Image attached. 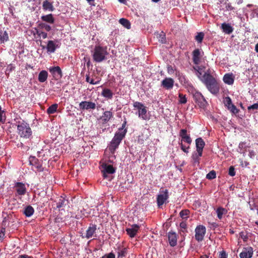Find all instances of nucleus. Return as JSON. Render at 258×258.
Listing matches in <instances>:
<instances>
[{
	"instance_id": "nucleus-1",
	"label": "nucleus",
	"mask_w": 258,
	"mask_h": 258,
	"mask_svg": "<svg viewBox=\"0 0 258 258\" xmlns=\"http://www.w3.org/2000/svg\"><path fill=\"white\" fill-rule=\"evenodd\" d=\"M113 140L110 142V144L104 151L103 159L100 163L101 172L103 173V184H106L107 187H111V180L112 177L108 176V174H113V165L110 164L113 161Z\"/></svg>"
},
{
	"instance_id": "nucleus-2",
	"label": "nucleus",
	"mask_w": 258,
	"mask_h": 258,
	"mask_svg": "<svg viewBox=\"0 0 258 258\" xmlns=\"http://www.w3.org/2000/svg\"><path fill=\"white\" fill-rule=\"evenodd\" d=\"M202 83L208 91L214 95L219 93L220 85L217 80L211 74H206L203 78Z\"/></svg>"
},
{
	"instance_id": "nucleus-3",
	"label": "nucleus",
	"mask_w": 258,
	"mask_h": 258,
	"mask_svg": "<svg viewBox=\"0 0 258 258\" xmlns=\"http://www.w3.org/2000/svg\"><path fill=\"white\" fill-rule=\"evenodd\" d=\"M107 54L106 48L100 46H95L92 55L93 58L95 61L100 62L105 59Z\"/></svg>"
},
{
	"instance_id": "nucleus-4",
	"label": "nucleus",
	"mask_w": 258,
	"mask_h": 258,
	"mask_svg": "<svg viewBox=\"0 0 258 258\" xmlns=\"http://www.w3.org/2000/svg\"><path fill=\"white\" fill-rule=\"evenodd\" d=\"M17 129L21 137L29 138L32 135L31 129L29 124L24 121L19 122L17 125Z\"/></svg>"
},
{
	"instance_id": "nucleus-5",
	"label": "nucleus",
	"mask_w": 258,
	"mask_h": 258,
	"mask_svg": "<svg viewBox=\"0 0 258 258\" xmlns=\"http://www.w3.org/2000/svg\"><path fill=\"white\" fill-rule=\"evenodd\" d=\"M126 124V121H124L122 125L121 128L119 129L118 132H116L114 136V151L118 147V146L124 137L126 133V130L123 129Z\"/></svg>"
},
{
	"instance_id": "nucleus-6",
	"label": "nucleus",
	"mask_w": 258,
	"mask_h": 258,
	"mask_svg": "<svg viewBox=\"0 0 258 258\" xmlns=\"http://www.w3.org/2000/svg\"><path fill=\"white\" fill-rule=\"evenodd\" d=\"M193 97L195 102L200 108H204L206 107L208 103L206 99L201 93L196 92L194 94Z\"/></svg>"
},
{
	"instance_id": "nucleus-7",
	"label": "nucleus",
	"mask_w": 258,
	"mask_h": 258,
	"mask_svg": "<svg viewBox=\"0 0 258 258\" xmlns=\"http://www.w3.org/2000/svg\"><path fill=\"white\" fill-rule=\"evenodd\" d=\"M206 229L203 225H199L195 229V238L200 242L202 241L206 234Z\"/></svg>"
},
{
	"instance_id": "nucleus-8",
	"label": "nucleus",
	"mask_w": 258,
	"mask_h": 258,
	"mask_svg": "<svg viewBox=\"0 0 258 258\" xmlns=\"http://www.w3.org/2000/svg\"><path fill=\"white\" fill-rule=\"evenodd\" d=\"M168 198V190L164 189L160 190V194L157 196V203L159 207H160Z\"/></svg>"
},
{
	"instance_id": "nucleus-9",
	"label": "nucleus",
	"mask_w": 258,
	"mask_h": 258,
	"mask_svg": "<svg viewBox=\"0 0 258 258\" xmlns=\"http://www.w3.org/2000/svg\"><path fill=\"white\" fill-rule=\"evenodd\" d=\"M14 190L16 191L18 196H24L27 192V188L25 184L21 182H17L14 186Z\"/></svg>"
},
{
	"instance_id": "nucleus-10",
	"label": "nucleus",
	"mask_w": 258,
	"mask_h": 258,
	"mask_svg": "<svg viewBox=\"0 0 258 258\" xmlns=\"http://www.w3.org/2000/svg\"><path fill=\"white\" fill-rule=\"evenodd\" d=\"M204 52L201 51L199 49L197 48L195 49L192 53V61L195 64L198 65L201 62V57H202V54Z\"/></svg>"
},
{
	"instance_id": "nucleus-11",
	"label": "nucleus",
	"mask_w": 258,
	"mask_h": 258,
	"mask_svg": "<svg viewBox=\"0 0 258 258\" xmlns=\"http://www.w3.org/2000/svg\"><path fill=\"white\" fill-rule=\"evenodd\" d=\"M253 253V250L251 246L244 247L239 254L240 258H251Z\"/></svg>"
},
{
	"instance_id": "nucleus-12",
	"label": "nucleus",
	"mask_w": 258,
	"mask_h": 258,
	"mask_svg": "<svg viewBox=\"0 0 258 258\" xmlns=\"http://www.w3.org/2000/svg\"><path fill=\"white\" fill-rule=\"evenodd\" d=\"M174 81L171 78H166L161 82V86L166 90H170L173 88Z\"/></svg>"
},
{
	"instance_id": "nucleus-13",
	"label": "nucleus",
	"mask_w": 258,
	"mask_h": 258,
	"mask_svg": "<svg viewBox=\"0 0 258 258\" xmlns=\"http://www.w3.org/2000/svg\"><path fill=\"white\" fill-rule=\"evenodd\" d=\"M196 145L197 152L200 156H202L203 150L205 145V143L202 138H197L196 140Z\"/></svg>"
},
{
	"instance_id": "nucleus-14",
	"label": "nucleus",
	"mask_w": 258,
	"mask_h": 258,
	"mask_svg": "<svg viewBox=\"0 0 258 258\" xmlns=\"http://www.w3.org/2000/svg\"><path fill=\"white\" fill-rule=\"evenodd\" d=\"M49 72L55 79H58L62 77V72L59 67H53L49 69Z\"/></svg>"
},
{
	"instance_id": "nucleus-15",
	"label": "nucleus",
	"mask_w": 258,
	"mask_h": 258,
	"mask_svg": "<svg viewBox=\"0 0 258 258\" xmlns=\"http://www.w3.org/2000/svg\"><path fill=\"white\" fill-rule=\"evenodd\" d=\"M79 107L82 110L94 109L96 108V104L91 101H82L79 104Z\"/></svg>"
},
{
	"instance_id": "nucleus-16",
	"label": "nucleus",
	"mask_w": 258,
	"mask_h": 258,
	"mask_svg": "<svg viewBox=\"0 0 258 258\" xmlns=\"http://www.w3.org/2000/svg\"><path fill=\"white\" fill-rule=\"evenodd\" d=\"M96 225L94 224H91L86 230V235L85 236H82L83 238L85 237L89 239L94 236L96 231ZM96 236V235H95Z\"/></svg>"
},
{
	"instance_id": "nucleus-17",
	"label": "nucleus",
	"mask_w": 258,
	"mask_h": 258,
	"mask_svg": "<svg viewBox=\"0 0 258 258\" xmlns=\"http://www.w3.org/2000/svg\"><path fill=\"white\" fill-rule=\"evenodd\" d=\"M116 246L117 247L116 248V250L118 254L117 258H123V257H125L127 254L126 248L123 247L121 244H117Z\"/></svg>"
},
{
	"instance_id": "nucleus-18",
	"label": "nucleus",
	"mask_w": 258,
	"mask_h": 258,
	"mask_svg": "<svg viewBox=\"0 0 258 258\" xmlns=\"http://www.w3.org/2000/svg\"><path fill=\"white\" fill-rule=\"evenodd\" d=\"M139 225L137 224H134L132 225L131 228H127L126 231L127 232V234L131 237H134L138 231L139 230Z\"/></svg>"
},
{
	"instance_id": "nucleus-19",
	"label": "nucleus",
	"mask_w": 258,
	"mask_h": 258,
	"mask_svg": "<svg viewBox=\"0 0 258 258\" xmlns=\"http://www.w3.org/2000/svg\"><path fill=\"white\" fill-rule=\"evenodd\" d=\"M168 240L169 244L171 246H174L177 244V236L176 234L174 232H169L168 234Z\"/></svg>"
},
{
	"instance_id": "nucleus-20",
	"label": "nucleus",
	"mask_w": 258,
	"mask_h": 258,
	"mask_svg": "<svg viewBox=\"0 0 258 258\" xmlns=\"http://www.w3.org/2000/svg\"><path fill=\"white\" fill-rule=\"evenodd\" d=\"M194 69L195 71L196 76L198 77V78L200 80V81L202 82L203 78H204V76L206 74H210L209 72H205L203 75V69L199 66L194 67Z\"/></svg>"
},
{
	"instance_id": "nucleus-21",
	"label": "nucleus",
	"mask_w": 258,
	"mask_h": 258,
	"mask_svg": "<svg viewBox=\"0 0 258 258\" xmlns=\"http://www.w3.org/2000/svg\"><path fill=\"white\" fill-rule=\"evenodd\" d=\"M223 81L228 85H232L234 81V77L231 73L226 74L223 77Z\"/></svg>"
},
{
	"instance_id": "nucleus-22",
	"label": "nucleus",
	"mask_w": 258,
	"mask_h": 258,
	"mask_svg": "<svg viewBox=\"0 0 258 258\" xmlns=\"http://www.w3.org/2000/svg\"><path fill=\"white\" fill-rule=\"evenodd\" d=\"M42 8L44 11H47L52 12L54 10V8L52 5V3L49 2L48 0H45L42 4Z\"/></svg>"
},
{
	"instance_id": "nucleus-23",
	"label": "nucleus",
	"mask_w": 258,
	"mask_h": 258,
	"mask_svg": "<svg viewBox=\"0 0 258 258\" xmlns=\"http://www.w3.org/2000/svg\"><path fill=\"white\" fill-rule=\"evenodd\" d=\"M57 45L52 40H49L46 46L47 51L50 53H53L55 51Z\"/></svg>"
},
{
	"instance_id": "nucleus-24",
	"label": "nucleus",
	"mask_w": 258,
	"mask_h": 258,
	"mask_svg": "<svg viewBox=\"0 0 258 258\" xmlns=\"http://www.w3.org/2000/svg\"><path fill=\"white\" fill-rule=\"evenodd\" d=\"M221 29L224 33L228 34H231L233 31L232 27L229 24L226 23L222 24Z\"/></svg>"
},
{
	"instance_id": "nucleus-25",
	"label": "nucleus",
	"mask_w": 258,
	"mask_h": 258,
	"mask_svg": "<svg viewBox=\"0 0 258 258\" xmlns=\"http://www.w3.org/2000/svg\"><path fill=\"white\" fill-rule=\"evenodd\" d=\"M47 78H48L47 72L45 70H42L39 73V74L38 75V80L39 82L43 83L47 80Z\"/></svg>"
},
{
	"instance_id": "nucleus-26",
	"label": "nucleus",
	"mask_w": 258,
	"mask_h": 258,
	"mask_svg": "<svg viewBox=\"0 0 258 258\" xmlns=\"http://www.w3.org/2000/svg\"><path fill=\"white\" fill-rule=\"evenodd\" d=\"M41 19L43 21L50 24H53L54 22V19L51 14L42 16H41Z\"/></svg>"
},
{
	"instance_id": "nucleus-27",
	"label": "nucleus",
	"mask_w": 258,
	"mask_h": 258,
	"mask_svg": "<svg viewBox=\"0 0 258 258\" xmlns=\"http://www.w3.org/2000/svg\"><path fill=\"white\" fill-rule=\"evenodd\" d=\"M101 95L105 98L110 99L112 97L113 93L111 90L108 88H104L101 93Z\"/></svg>"
},
{
	"instance_id": "nucleus-28",
	"label": "nucleus",
	"mask_w": 258,
	"mask_h": 258,
	"mask_svg": "<svg viewBox=\"0 0 258 258\" xmlns=\"http://www.w3.org/2000/svg\"><path fill=\"white\" fill-rule=\"evenodd\" d=\"M34 212V209L31 206H27L24 209V214L25 215L29 217H31Z\"/></svg>"
},
{
	"instance_id": "nucleus-29",
	"label": "nucleus",
	"mask_w": 258,
	"mask_h": 258,
	"mask_svg": "<svg viewBox=\"0 0 258 258\" xmlns=\"http://www.w3.org/2000/svg\"><path fill=\"white\" fill-rule=\"evenodd\" d=\"M147 110L145 106L140 110H139V116L141 117L143 120H148L149 118L147 116Z\"/></svg>"
},
{
	"instance_id": "nucleus-30",
	"label": "nucleus",
	"mask_w": 258,
	"mask_h": 258,
	"mask_svg": "<svg viewBox=\"0 0 258 258\" xmlns=\"http://www.w3.org/2000/svg\"><path fill=\"white\" fill-rule=\"evenodd\" d=\"M9 39V35L6 31H0V43H4Z\"/></svg>"
},
{
	"instance_id": "nucleus-31",
	"label": "nucleus",
	"mask_w": 258,
	"mask_h": 258,
	"mask_svg": "<svg viewBox=\"0 0 258 258\" xmlns=\"http://www.w3.org/2000/svg\"><path fill=\"white\" fill-rule=\"evenodd\" d=\"M179 228L180 233L181 235L183 236L184 234H185L187 232L186 223L184 221L181 222L180 223Z\"/></svg>"
},
{
	"instance_id": "nucleus-32",
	"label": "nucleus",
	"mask_w": 258,
	"mask_h": 258,
	"mask_svg": "<svg viewBox=\"0 0 258 258\" xmlns=\"http://www.w3.org/2000/svg\"><path fill=\"white\" fill-rule=\"evenodd\" d=\"M227 212V210L222 207H219L216 210L217 217L219 219H221L222 218L223 215L226 214Z\"/></svg>"
},
{
	"instance_id": "nucleus-33",
	"label": "nucleus",
	"mask_w": 258,
	"mask_h": 258,
	"mask_svg": "<svg viewBox=\"0 0 258 258\" xmlns=\"http://www.w3.org/2000/svg\"><path fill=\"white\" fill-rule=\"evenodd\" d=\"M58 108L57 104H53L50 106L46 110V112L48 114H51L55 113L57 111Z\"/></svg>"
},
{
	"instance_id": "nucleus-34",
	"label": "nucleus",
	"mask_w": 258,
	"mask_h": 258,
	"mask_svg": "<svg viewBox=\"0 0 258 258\" xmlns=\"http://www.w3.org/2000/svg\"><path fill=\"white\" fill-rule=\"evenodd\" d=\"M119 22L120 24H121L123 26H124L125 28L127 29H130L131 28V23L130 21L125 18H121L119 20Z\"/></svg>"
},
{
	"instance_id": "nucleus-35",
	"label": "nucleus",
	"mask_w": 258,
	"mask_h": 258,
	"mask_svg": "<svg viewBox=\"0 0 258 258\" xmlns=\"http://www.w3.org/2000/svg\"><path fill=\"white\" fill-rule=\"evenodd\" d=\"M112 116V112L110 111H106L104 112L102 116V119L104 121H108Z\"/></svg>"
},
{
	"instance_id": "nucleus-36",
	"label": "nucleus",
	"mask_w": 258,
	"mask_h": 258,
	"mask_svg": "<svg viewBox=\"0 0 258 258\" xmlns=\"http://www.w3.org/2000/svg\"><path fill=\"white\" fill-rule=\"evenodd\" d=\"M189 214V211L187 209H185L181 211L179 213V215L183 219H187Z\"/></svg>"
},
{
	"instance_id": "nucleus-37",
	"label": "nucleus",
	"mask_w": 258,
	"mask_h": 258,
	"mask_svg": "<svg viewBox=\"0 0 258 258\" xmlns=\"http://www.w3.org/2000/svg\"><path fill=\"white\" fill-rule=\"evenodd\" d=\"M66 201L64 198L62 197L59 198L58 201L56 202V207L57 208H60L63 207L66 205Z\"/></svg>"
},
{
	"instance_id": "nucleus-38",
	"label": "nucleus",
	"mask_w": 258,
	"mask_h": 258,
	"mask_svg": "<svg viewBox=\"0 0 258 258\" xmlns=\"http://www.w3.org/2000/svg\"><path fill=\"white\" fill-rule=\"evenodd\" d=\"M205 34L203 32H198L195 36V40L199 43H201L204 38Z\"/></svg>"
},
{
	"instance_id": "nucleus-39",
	"label": "nucleus",
	"mask_w": 258,
	"mask_h": 258,
	"mask_svg": "<svg viewBox=\"0 0 258 258\" xmlns=\"http://www.w3.org/2000/svg\"><path fill=\"white\" fill-rule=\"evenodd\" d=\"M216 177V173L214 170H212L209 172L207 175L206 178L208 179H213Z\"/></svg>"
},
{
	"instance_id": "nucleus-40",
	"label": "nucleus",
	"mask_w": 258,
	"mask_h": 258,
	"mask_svg": "<svg viewBox=\"0 0 258 258\" xmlns=\"http://www.w3.org/2000/svg\"><path fill=\"white\" fill-rule=\"evenodd\" d=\"M39 26L40 28L44 29L46 31H49L51 29V27L49 25L44 23H40Z\"/></svg>"
},
{
	"instance_id": "nucleus-41",
	"label": "nucleus",
	"mask_w": 258,
	"mask_h": 258,
	"mask_svg": "<svg viewBox=\"0 0 258 258\" xmlns=\"http://www.w3.org/2000/svg\"><path fill=\"white\" fill-rule=\"evenodd\" d=\"M178 97L179 98V102L181 104H185L187 102V99L185 95L179 93Z\"/></svg>"
},
{
	"instance_id": "nucleus-42",
	"label": "nucleus",
	"mask_w": 258,
	"mask_h": 258,
	"mask_svg": "<svg viewBox=\"0 0 258 258\" xmlns=\"http://www.w3.org/2000/svg\"><path fill=\"white\" fill-rule=\"evenodd\" d=\"M228 109L230 110L231 112L235 114L238 113L239 111V109H238L233 104L230 106H228Z\"/></svg>"
},
{
	"instance_id": "nucleus-43",
	"label": "nucleus",
	"mask_w": 258,
	"mask_h": 258,
	"mask_svg": "<svg viewBox=\"0 0 258 258\" xmlns=\"http://www.w3.org/2000/svg\"><path fill=\"white\" fill-rule=\"evenodd\" d=\"M6 120L5 115V112L2 110V107L0 106V122H4Z\"/></svg>"
},
{
	"instance_id": "nucleus-44",
	"label": "nucleus",
	"mask_w": 258,
	"mask_h": 258,
	"mask_svg": "<svg viewBox=\"0 0 258 258\" xmlns=\"http://www.w3.org/2000/svg\"><path fill=\"white\" fill-rule=\"evenodd\" d=\"M134 106L135 108H137L139 110H140L141 109H142L145 106L143 104H142L141 102H135L134 103Z\"/></svg>"
},
{
	"instance_id": "nucleus-45",
	"label": "nucleus",
	"mask_w": 258,
	"mask_h": 258,
	"mask_svg": "<svg viewBox=\"0 0 258 258\" xmlns=\"http://www.w3.org/2000/svg\"><path fill=\"white\" fill-rule=\"evenodd\" d=\"M183 141L184 142L187 143L188 144H190L192 142V140L189 135L186 137H182V139H181V142Z\"/></svg>"
},
{
	"instance_id": "nucleus-46",
	"label": "nucleus",
	"mask_w": 258,
	"mask_h": 258,
	"mask_svg": "<svg viewBox=\"0 0 258 258\" xmlns=\"http://www.w3.org/2000/svg\"><path fill=\"white\" fill-rule=\"evenodd\" d=\"M6 229L5 227H2L0 229V240L3 241L5 238Z\"/></svg>"
},
{
	"instance_id": "nucleus-47",
	"label": "nucleus",
	"mask_w": 258,
	"mask_h": 258,
	"mask_svg": "<svg viewBox=\"0 0 258 258\" xmlns=\"http://www.w3.org/2000/svg\"><path fill=\"white\" fill-rule=\"evenodd\" d=\"M200 157L199 154L197 153L192 155V158L194 163H199Z\"/></svg>"
},
{
	"instance_id": "nucleus-48",
	"label": "nucleus",
	"mask_w": 258,
	"mask_h": 258,
	"mask_svg": "<svg viewBox=\"0 0 258 258\" xmlns=\"http://www.w3.org/2000/svg\"><path fill=\"white\" fill-rule=\"evenodd\" d=\"M228 174L231 176H234L235 175V169L233 166H231L229 167Z\"/></svg>"
},
{
	"instance_id": "nucleus-49",
	"label": "nucleus",
	"mask_w": 258,
	"mask_h": 258,
	"mask_svg": "<svg viewBox=\"0 0 258 258\" xmlns=\"http://www.w3.org/2000/svg\"><path fill=\"white\" fill-rule=\"evenodd\" d=\"M37 34L40 37H42L43 39H45L47 37V34L44 32L37 31Z\"/></svg>"
},
{
	"instance_id": "nucleus-50",
	"label": "nucleus",
	"mask_w": 258,
	"mask_h": 258,
	"mask_svg": "<svg viewBox=\"0 0 258 258\" xmlns=\"http://www.w3.org/2000/svg\"><path fill=\"white\" fill-rule=\"evenodd\" d=\"M86 82L90 83L91 84H93V85L97 84L98 83V82H95L94 79H90V77L88 75L86 76Z\"/></svg>"
},
{
	"instance_id": "nucleus-51",
	"label": "nucleus",
	"mask_w": 258,
	"mask_h": 258,
	"mask_svg": "<svg viewBox=\"0 0 258 258\" xmlns=\"http://www.w3.org/2000/svg\"><path fill=\"white\" fill-rule=\"evenodd\" d=\"M188 136L187 135V130L186 129H181L179 132V136L182 139V137H186Z\"/></svg>"
},
{
	"instance_id": "nucleus-52",
	"label": "nucleus",
	"mask_w": 258,
	"mask_h": 258,
	"mask_svg": "<svg viewBox=\"0 0 258 258\" xmlns=\"http://www.w3.org/2000/svg\"><path fill=\"white\" fill-rule=\"evenodd\" d=\"M238 147L240 150V153L244 152L245 150L244 149L245 148V143L244 142L240 143Z\"/></svg>"
},
{
	"instance_id": "nucleus-53",
	"label": "nucleus",
	"mask_w": 258,
	"mask_h": 258,
	"mask_svg": "<svg viewBox=\"0 0 258 258\" xmlns=\"http://www.w3.org/2000/svg\"><path fill=\"white\" fill-rule=\"evenodd\" d=\"M225 105L228 107V106H230L232 104L231 99L230 97H226L225 101Z\"/></svg>"
},
{
	"instance_id": "nucleus-54",
	"label": "nucleus",
	"mask_w": 258,
	"mask_h": 258,
	"mask_svg": "<svg viewBox=\"0 0 258 258\" xmlns=\"http://www.w3.org/2000/svg\"><path fill=\"white\" fill-rule=\"evenodd\" d=\"M248 110H257L258 109V103H254L247 107Z\"/></svg>"
},
{
	"instance_id": "nucleus-55",
	"label": "nucleus",
	"mask_w": 258,
	"mask_h": 258,
	"mask_svg": "<svg viewBox=\"0 0 258 258\" xmlns=\"http://www.w3.org/2000/svg\"><path fill=\"white\" fill-rule=\"evenodd\" d=\"M180 147L181 150L185 153H188V149L189 148V146H188L187 147H186L185 146L183 145L182 142L180 144Z\"/></svg>"
},
{
	"instance_id": "nucleus-56",
	"label": "nucleus",
	"mask_w": 258,
	"mask_h": 258,
	"mask_svg": "<svg viewBox=\"0 0 258 258\" xmlns=\"http://www.w3.org/2000/svg\"><path fill=\"white\" fill-rule=\"evenodd\" d=\"M218 257L219 258H227V254L226 253L225 251L223 250L219 252Z\"/></svg>"
},
{
	"instance_id": "nucleus-57",
	"label": "nucleus",
	"mask_w": 258,
	"mask_h": 258,
	"mask_svg": "<svg viewBox=\"0 0 258 258\" xmlns=\"http://www.w3.org/2000/svg\"><path fill=\"white\" fill-rule=\"evenodd\" d=\"M165 34L162 32L161 34L159 35V41H160L162 43H164L165 42Z\"/></svg>"
},
{
	"instance_id": "nucleus-58",
	"label": "nucleus",
	"mask_w": 258,
	"mask_h": 258,
	"mask_svg": "<svg viewBox=\"0 0 258 258\" xmlns=\"http://www.w3.org/2000/svg\"><path fill=\"white\" fill-rule=\"evenodd\" d=\"M225 8L228 11H232L234 9V8L230 3L226 4Z\"/></svg>"
},
{
	"instance_id": "nucleus-59",
	"label": "nucleus",
	"mask_w": 258,
	"mask_h": 258,
	"mask_svg": "<svg viewBox=\"0 0 258 258\" xmlns=\"http://www.w3.org/2000/svg\"><path fill=\"white\" fill-rule=\"evenodd\" d=\"M255 155V153L253 150L249 151L248 156L250 158H253Z\"/></svg>"
},
{
	"instance_id": "nucleus-60",
	"label": "nucleus",
	"mask_w": 258,
	"mask_h": 258,
	"mask_svg": "<svg viewBox=\"0 0 258 258\" xmlns=\"http://www.w3.org/2000/svg\"><path fill=\"white\" fill-rule=\"evenodd\" d=\"M101 258H113V252H110L108 255H105Z\"/></svg>"
},
{
	"instance_id": "nucleus-61",
	"label": "nucleus",
	"mask_w": 258,
	"mask_h": 258,
	"mask_svg": "<svg viewBox=\"0 0 258 258\" xmlns=\"http://www.w3.org/2000/svg\"><path fill=\"white\" fill-rule=\"evenodd\" d=\"M18 258H33V257L27 254H21L19 256Z\"/></svg>"
},
{
	"instance_id": "nucleus-62",
	"label": "nucleus",
	"mask_w": 258,
	"mask_h": 258,
	"mask_svg": "<svg viewBox=\"0 0 258 258\" xmlns=\"http://www.w3.org/2000/svg\"><path fill=\"white\" fill-rule=\"evenodd\" d=\"M90 58L88 57L85 56L83 58V61H84V66L85 65V62L86 63Z\"/></svg>"
},
{
	"instance_id": "nucleus-63",
	"label": "nucleus",
	"mask_w": 258,
	"mask_h": 258,
	"mask_svg": "<svg viewBox=\"0 0 258 258\" xmlns=\"http://www.w3.org/2000/svg\"><path fill=\"white\" fill-rule=\"evenodd\" d=\"M90 65H91V62H90V59H89V60H88L87 61V62H86V66H87V67L88 68H89V67H90Z\"/></svg>"
},
{
	"instance_id": "nucleus-64",
	"label": "nucleus",
	"mask_w": 258,
	"mask_h": 258,
	"mask_svg": "<svg viewBox=\"0 0 258 258\" xmlns=\"http://www.w3.org/2000/svg\"><path fill=\"white\" fill-rule=\"evenodd\" d=\"M255 51L258 53V43L255 45Z\"/></svg>"
}]
</instances>
